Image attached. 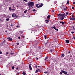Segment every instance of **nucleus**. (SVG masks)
<instances>
[{"mask_svg": "<svg viewBox=\"0 0 75 75\" xmlns=\"http://www.w3.org/2000/svg\"><path fill=\"white\" fill-rule=\"evenodd\" d=\"M24 1H25L26 2H27V0H23Z\"/></svg>", "mask_w": 75, "mask_h": 75, "instance_id": "obj_34", "label": "nucleus"}, {"mask_svg": "<svg viewBox=\"0 0 75 75\" xmlns=\"http://www.w3.org/2000/svg\"><path fill=\"white\" fill-rule=\"evenodd\" d=\"M11 9V7H10L9 8V10H10Z\"/></svg>", "mask_w": 75, "mask_h": 75, "instance_id": "obj_45", "label": "nucleus"}, {"mask_svg": "<svg viewBox=\"0 0 75 75\" xmlns=\"http://www.w3.org/2000/svg\"><path fill=\"white\" fill-rule=\"evenodd\" d=\"M73 29H74V27H73Z\"/></svg>", "mask_w": 75, "mask_h": 75, "instance_id": "obj_55", "label": "nucleus"}, {"mask_svg": "<svg viewBox=\"0 0 75 75\" xmlns=\"http://www.w3.org/2000/svg\"><path fill=\"white\" fill-rule=\"evenodd\" d=\"M0 54H2V52H1L0 53Z\"/></svg>", "mask_w": 75, "mask_h": 75, "instance_id": "obj_47", "label": "nucleus"}, {"mask_svg": "<svg viewBox=\"0 0 75 75\" xmlns=\"http://www.w3.org/2000/svg\"><path fill=\"white\" fill-rule=\"evenodd\" d=\"M64 10H65H65H66V9L64 8Z\"/></svg>", "mask_w": 75, "mask_h": 75, "instance_id": "obj_43", "label": "nucleus"}, {"mask_svg": "<svg viewBox=\"0 0 75 75\" xmlns=\"http://www.w3.org/2000/svg\"><path fill=\"white\" fill-rule=\"evenodd\" d=\"M60 24L62 23V25H64V23L63 22H62V21L60 22Z\"/></svg>", "mask_w": 75, "mask_h": 75, "instance_id": "obj_10", "label": "nucleus"}, {"mask_svg": "<svg viewBox=\"0 0 75 75\" xmlns=\"http://www.w3.org/2000/svg\"><path fill=\"white\" fill-rule=\"evenodd\" d=\"M37 72H38V70H36V71H35V73H37Z\"/></svg>", "mask_w": 75, "mask_h": 75, "instance_id": "obj_15", "label": "nucleus"}, {"mask_svg": "<svg viewBox=\"0 0 75 75\" xmlns=\"http://www.w3.org/2000/svg\"><path fill=\"white\" fill-rule=\"evenodd\" d=\"M66 42L67 43V44H69V41L67 40H66Z\"/></svg>", "mask_w": 75, "mask_h": 75, "instance_id": "obj_7", "label": "nucleus"}, {"mask_svg": "<svg viewBox=\"0 0 75 75\" xmlns=\"http://www.w3.org/2000/svg\"><path fill=\"white\" fill-rule=\"evenodd\" d=\"M36 60H38V58H36Z\"/></svg>", "mask_w": 75, "mask_h": 75, "instance_id": "obj_31", "label": "nucleus"}, {"mask_svg": "<svg viewBox=\"0 0 75 75\" xmlns=\"http://www.w3.org/2000/svg\"><path fill=\"white\" fill-rule=\"evenodd\" d=\"M22 74H23V75H25V74H26V73H25V72H23Z\"/></svg>", "mask_w": 75, "mask_h": 75, "instance_id": "obj_13", "label": "nucleus"}, {"mask_svg": "<svg viewBox=\"0 0 75 75\" xmlns=\"http://www.w3.org/2000/svg\"><path fill=\"white\" fill-rule=\"evenodd\" d=\"M10 20V19L9 18H7L6 19V21H9V20Z\"/></svg>", "mask_w": 75, "mask_h": 75, "instance_id": "obj_17", "label": "nucleus"}, {"mask_svg": "<svg viewBox=\"0 0 75 75\" xmlns=\"http://www.w3.org/2000/svg\"><path fill=\"white\" fill-rule=\"evenodd\" d=\"M50 51H51V52H52V50H51Z\"/></svg>", "mask_w": 75, "mask_h": 75, "instance_id": "obj_39", "label": "nucleus"}, {"mask_svg": "<svg viewBox=\"0 0 75 75\" xmlns=\"http://www.w3.org/2000/svg\"><path fill=\"white\" fill-rule=\"evenodd\" d=\"M52 11L53 12H54V11L53 10Z\"/></svg>", "mask_w": 75, "mask_h": 75, "instance_id": "obj_51", "label": "nucleus"}, {"mask_svg": "<svg viewBox=\"0 0 75 75\" xmlns=\"http://www.w3.org/2000/svg\"><path fill=\"white\" fill-rule=\"evenodd\" d=\"M35 67H36V68H37V66H35Z\"/></svg>", "mask_w": 75, "mask_h": 75, "instance_id": "obj_46", "label": "nucleus"}, {"mask_svg": "<svg viewBox=\"0 0 75 75\" xmlns=\"http://www.w3.org/2000/svg\"><path fill=\"white\" fill-rule=\"evenodd\" d=\"M29 65H31V64H30Z\"/></svg>", "mask_w": 75, "mask_h": 75, "instance_id": "obj_48", "label": "nucleus"}, {"mask_svg": "<svg viewBox=\"0 0 75 75\" xmlns=\"http://www.w3.org/2000/svg\"><path fill=\"white\" fill-rule=\"evenodd\" d=\"M6 32H7V30H6Z\"/></svg>", "mask_w": 75, "mask_h": 75, "instance_id": "obj_52", "label": "nucleus"}, {"mask_svg": "<svg viewBox=\"0 0 75 75\" xmlns=\"http://www.w3.org/2000/svg\"><path fill=\"white\" fill-rule=\"evenodd\" d=\"M13 54H14V53H12L11 52V55H13Z\"/></svg>", "mask_w": 75, "mask_h": 75, "instance_id": "obj_21", "label": "nucleus"}, {"mask_svg": "<svg viewBox=\"0 0 75 75\" xmlns=\"http://www.w3.org/2000/svg\"><path fill=\"white\" fill-rule=\"evenodd\" d=\"M8 54V52H7L6 53V54L7 55Z\"/></svg>", "mask_w": 75, "mask_h": 75, "instance_id": "obj_25", "label": "nucleus"}, {"mask_svg": "<svg viewBox=\"0 0 75 75\" xmlns=\"http://www.w3.org/2000/svg\"><path fill=\"white\" fill-rule=\"evenodd\" d=\"M0 75H1V74H0Z\"/></svg>", "mask_w": 75, "mask_h": 75, "instance_id": "obj_62", "label": "nucleus"}, {"mask_svg": "<svg viewBox=\"0 0 75 75\" xmlns=\"http://www.w3.org/2000/svg\"><path fill=\"white\" fill-rule=\"evenodd\" d=\"M23 55V54H22Z\"/></svg>", "mask_w": 75, "mask_h": 75, "instance_id": "obj_61", "label": "nucleus"}, {"mask_svg": "<svg viewBox=\"0 0 75 75\" xmlns=\"http://www.w3.org/2000/svg\"><path fill=\"white\" fill-rule=\"evenodd\" d=\"M58 18H59L60 20H64L65 17L62 14L60 13L58 14V16H57Z\"/></svg>", "mask_w": 75, "mask_h": 75, "instance_id": "obj_1", "label": "nucleus"}, {"mask_svg": "<svg viewBox=\"0 0 75 75\" xmlns=\"http://www.w3.org/2000/svg\"><path fill=\"white\" fill-rule=\"evenodd\" d=\"M19 44H20L19 43H17V45H19Z\"/></svg>", "mask_w": 75, "mask_h": 75, "instance_id": "obj_33", "label": "nucleus"}, {"mask_svg": "<svg viewBox=\"0 0 75 75\" xmlns=\"http://www.w3.org/2000/svg\"><path fill=\"white\" fill-rule=\"evenodd\" d=\"M65 14H66V15H68V12L65 13Z\"/></svg>", "mask_w": 75, "mask_h": 75, "instance_id": "obj_18", "label": "nucleus"}, {"mask_svg": "<svg viewBox=\"0 0 75 75\" xmlns=\"http://www.w3.org/2000/svg\"><path fill=\"white\" fill-rule=\"evenodd\" d=\"M31 8V7H30L29 8Z\"/></svg>", "mask_w": 75, "mask_h": 75, "instance_id": "obj_50", "label": "nucleus"}, {"mask_svg": "<svg viewBox=\"0 0 75 75\" xmlns=\"http://www.w3.org/2000/svg\"><path fill=\"white\" fill-rule=\"evenodd\" d=\"M69 54H70V53H71V52H69Z\"/></svg>", "mask_w": 75, "mask_h": 75, "instance_id": "obj_44", "label": "nucleus"}, {"mask_svg": "<svg viewBox=\"0 0 75 75\" xmlns=\"http://www.w3.org/2000/svg\"><path fill=\"white\" fill-rule=\"evenodd\" d=\"M73 3L74 4H75V2H74Z\"/></svg>", "mask_w": 75, "mask_h": 75, "instance_id": "obj_35", "label": "nucleus"}, {"mask_svg": "<svg viewBox=\"0 0 75 75\" xmlns=\"http://www.w3.org/2000/svg\"><path fill=\"white\" fill-rule=\"evenodd\" d=\"M45 39H47V37L46 36H45Z\"/></svg>", "mask_w": 75, "mask_h": 75, "instance_id": "obj_30", "label": "nucleus"}, {"mask_svg": "<svg viewBox=\"0 0 75 75\" xmlns=\"http://www.w3.org/2000/svg\"><path fill=\"white\" fill-rule=\"evenodd\" d=\"M72 9H74V7L73 6L72 8Z\"/></svg>", "mask_w": 75, "mask_h": 75, "instance_id": "obj_29", "label": "nucleus"}, {"mask_svg": "<svg viewBox=\"0 0 75 75\" xmlns=\"http://www.w3.org/2000/svg\"><path fill=\"white\" fill-rule=\"evenodd\" d=\"M53 28H54V29L55 28L54 26V27H53Z\"/></svg>", "mask_w": 75, "mask_h": 75, "instance_id": "obj_40", "label": "nucleus"}, {"mask_svg": "<svg viewBox=\"0 0 75 75\" xmlns=\"http://www.w3.org/2000/svg\"><path fill=\"white\" fill-rule=\"evenodd\" d=\"M72 17H74V16L73 15H72Z\"/></svg>", "mask_w": 75, "mask_h": 75, "instance_id": "obj_38", "label": "nucleus"}, {"mask_svg": "<svg viewBox=\"0 0 75 75\" xmlns=\"http://www.w3.org/2000/svg\"><path fill=\"white\" fill-rule=\"evenodd\" d=\"M71 30H73V29H72Z\"/></svg>", "mask_w": 75, "mask_h": 75, "instance_id": "obj_56", "label": "nucleus"}, {"mask_svg": "<svg viewBox=\"0 0 75 75\" xmlns=\"http://www.w3.org/2000/svg\"><path fill=\"white\" fill-rule=\"evenodd\" d=\"M46 23H48V22H47H47H46Z\"/></svg>", "mask_w": 75, "mask_h": 75, "instance_id": "obj_42", "label": "nucleus"}, {"mask_svg": "<svg viewBox=\"0 0 75 75\" xmlns=\"http://www.w3.org/2000/svg\"><path fill=\"white\" fill-rule=\"evenodd\" d=\"M45 21H47V22H49V21H50L49 20V19H48L47 20H45Z\"/></svg>", "mask_w": 75, "mask_h": 75, "instance_id": "obj_14", "label": "nucleus"}, {"mask_svg": "<svg viewBox=\"0 0 75 75\" xmlns=\"http://www.w3.org/2000/svg\"><path fill=\"white\" fill-rule=\"evenodd\" d=\"M71 33L72 34H74V32H71Z\"/></svg>", "mask_w": 75, "mask_h": 75, "instance_id": "obj_32", "label": "nucleus"}, {"mask_svg": "<svg viewBox=\"0 0 75 75\" xmlns=\"http://www.w3.org/2000/svg\"><path fill=\"white\" fill-rule=\"evenodd\" d=\"M16 69H18V68H16Z\"/></svg>", "mask_w": 75, "mask_h": 75, "instance_id": "obj_53", "label": "nucleus"}, {"mask_svg": "<svg viewBox=\"0 0 75 75\" xmlns=\"http://www.w3.org/2000/svg\"><path fill=\"white\" fill-rule=\"evenodd\" d=\"M16 27H18V25Z\"/></svg>", "mask_w": 75, "mask_h": 75, "instance_id": "obj_49", "label": "nucleus"}, {"mask_svg": "<svg viewBox=\"0 0 75 75\" xmlns=\"http://www.w3.org/2000/svg\"><path fill=\"white\" fill-rule=\"evenodd\" d=\"M18 39H20V38H20V37H18Z\"/></svg>", "mask_w": 75, "mask_h": 75, "instance_id": "obj_37", "label": "nucleus"}, {"mask_svg": "<svg viewBox=\"0 0 75 75\" xmlns=\"http://www.w3.org/2000/svg\"><path fill=\"white\" fill-rule=\"evenodd\" d=\"M11 27H13V25H12V24H11Z\"/></svg>", "mask_w": 75, "mask_h": 75, "instance_id": "obj_27", "label": "nucleus"}, {"mask_svg": "<svg viewBox=\"0 0 75 75\" xmlns=\"http://www.w3.org/2000/svg\"><path fill=\"white\" fill-rule=\"evenodd\" d=\"M46 61H47L48 60H46Z\"/></svg>", "mask_w": 75, "mask_h": 75, "instance_id": "obj_57", "label": "nucleus"}, {"mask_svg": "<svg viewBox=\"0 0 75 75\" xmlns=\"http://www.w3.org/2000/svg\"><path fill=\"white\" fill-rule=\"evenodd\" d=\"M52 28H53V27H52Z\"/></svg>", "mask_w": 75, "mask_h": 75, "instance_id": "obj_54", "label": "nucleus"}, {"mask_svg": "<svg viewBox=\"0 0 75 75\" xmlns=\"http://www.w3.org/2000/svg\"><path fill=\"white\" fill-rule=\"evenodd\" d=\"M13 10H14V9H13Z\"/></svg>", "mask_w": 75, "mask_h": 75, "instance_id": "obj_59", "label": "nucleus"}, {"mask_svg": "<svg viewBox=\"0 0 75 75\" xmlns=\"http://www.w3.org/2000/svg\"><path fill=\"white\" fill-rule=\"evenodd\" d=\"M27 12V10H26L25 11H24V13H26Z\"/></svg>", "mask_w": 75, "mask_h": 75, "instance_id": "obj_20", "label": "nucleus"}, {"mask_svg": "<svg viewBox=\"0 0 75 75\" xmlns=\"http://www.w3.org/2000/svg\"><path fill=\"white\" fill-rule=\"evenodd\" d=\"M7 38L8 39H9L8 40H9V41H11L13 40V39H12V38Z\"/></svg>", "mask_w": 75, "mask_h": 75, "instance_id": "obj_6", "label": "nucleus"}, {"mask_svg": "<svg viewBox=\"0 0 75 75\" xmlns=\"http://www.w3.org/2000/svg\"><path fill=\"white\" fill-rule=\"evenodd\" d=\"M12 69H14V67H12Z\"/></svg>", "mask_w": 75, "mask_h": 75, "instance_id": "obj_22", "label": "nucleus"}, {"mask_svg": "<svg viewBox=\"0 0 75 75\" xmlns=\"http://www.w3.org/2000/svg\"><path fill=\"white\" fill-rule=\"evenodd\" d=\"M43 6V4H41L40 5L38 6V4L36 5V7H37L38 8H39V7H42V6Z\"/></svg>", "mask_w": 75, "mask_h": 75, "instance_id": "obj_3", "label": "nucleus"}, {"mask_svg": "<svg viewBox=\"0 0 75 75\" xmlns=\"http://www.w3.org/2000/svg\"><path fill=\"white\" fill-rule=\"evenodd\" d=\"M45 74H47V73H48V72L47 71H45Z\"/></svg>", "mask_w": 75, "mask_h": 75, "instance_id": "obj_28", "label": "nucleus"}, {"mask_svg": "<svg viewBox=\"0 0 75 75\" xmlns=\"http://www.w3.org/2000/svg\"><path fill=\"white\" fill-rule=\"evenodd\" d=\"M67 4H69V0H67Z\"/></svg>", "mask_w": 75, "mask_h": 75, "instance_id": "obj_16", "label": "nucleus"}, {"mask_svg": "<svg viewBox=\"0 0 75 75\" xmlns=\"http://www.w3.org/2000/svg\"><path fill=\"white\" fill-rule=\"evenodd\" d=\"M70 20H74V21H75V18H71L70 19Z\"/></svg>", "mask_w": 75, "mask_h": 75, "instance_id": "obj_8", "label": "nucleus"}, {"mask_svg": "<svg viewBox=\"0 0 75 75\" xmlns=\"http://www.w3.org/2000/svg\"><path fill=\"white\" fill-rule=\"evenodd\" d=\"M50 17H51V16L50 15H48V16L47 17V18H50Z\"/></svg>", "mask_w": 75, "mask_h": 75, "instance_id": "obj_11", "label": "nucleus"}, {"mask_svg": "<svg viewBox=\"0 0 75 75\" xmlns=\"http://www.w3.org/2000/svg\"><path fill=\"white\" fill-rule=\"evenodd\" d=\"M12 16L13 17H17V16H16V13H14L12 14Z\"/></svg>", "mask_w": 75, "mask_h": 75, "instance_id": "obj_4", "label": "nucleus"}, {"mask_svg": "<svg viewBox=\"0 0 75 75\" xmlns=\"http://www.w3.org/2000/svg\"><path fill=\"white\" fill-rule=\"evenodd\" d=\"M28 4L29 7H30V6L31 7H33V6H34V2H28Z\"/></svg>", "mask_w": 75, "mask_h": 75, "instance_id": "obj_2", "label": "nucleus"}, {"mask_svg": "<svg viewBox=\"0 0 75 75\" xmlns=\"http://www.w3.org/2000/svg\"><path fill=\"white\" fill-rule=\"evenodd\" d=\"M65 56V55L64 54H62V57H64Z\"/></svg>", "mask_w": 75, "mask_h": 75, "instance_id": "obj_23", "label": "nucleus"}, {"mask_svg": "<svg viewBox=\"0 0 75 75\" xmlns=\"http://www.w3.org/2000/svg\"><path fill=\"white\" fill-rule=\"evenodd\" d=\"M62 15L63 16H64V17H65V16H67V15H66V14H65V13L64 14H62Z\"/></svg>", "mask_w": 75, "mask_h": 75, "instance_id": "obj_12", "label": "nucleus"}, {"mask_svg": "<svg viewBox=\"0 0 75 75\" xmlns=\"http://www.w3.org/2000/svg\"><path fill=\"white\" fill-rule=\"evenodd\" d=\"M62 72H63V74H68V72H67L65 71H62Z\"/></svg>", "mask_w": 75, "mask_h": 75, "instance_id": "obj_5", "label": "nucleus"}, {"mask_svg": "<svg viewBox=\"0 0 75 75\" xmlns=\"http://www.w3.org/2000/svg\"><path fill=\"white\" fill-rule=\"evenodd\" d=\"M47 58H48V57H46L45 58V60H46V59H47Z\"/></svg>", "mask_w": 75, "mask_h": 75, "instance_id": "obj_24", "label": "nucleus"}, {"mask_svg": "<svg viewBox=\"0 0 75 75\" xmlns=\"http://www.w3.org/2000/svg\"><path fill=\"white\" fill-rule=\"evenodd\" d=\"M33 11H35V9H34L33 10Z\"/></svg>", "mask_w": 75, "mask_h": 75, "instance_id": "obj_36", "label": "nucleus"}, {"mask_svg": "<svg viewBox=\"0 0 75 75\" xmlns=\"http://www.w3.org/2000/svg\"><path fill=\"white\" fill-rule=\"evenodd\" d=\"M29 68L30 69V70H31L32 69V68H31V65H29Z\"/></svg>", "mask_w": 75, "mask_h": 75, "instance_id": "obj_9", "label": "nucleus"}, {"mask_svg": "<svg viewBox=\"0 0 75 75\" xmlns=\"http://www.w3.org/2000/svg\"><path fill=\"white\" fill-rule=\"evenodd\" d=\"M38 67H40V66H38Z\"/></svg>", "mask_w": 75, "mask_h": 75, "instance_id": "obj_58", "label": "nucleus"}, {"mask_svg": "<svg viewBox=\"0 0 75 75\" xmlns=\"http://www.w3.org/2000/svg\"><path fill=\"white\" fill-rule=\"evenodd\" d=\"M55 30H56V31H58V29H56V28H55Z\"/></svg>", "mask_w": 75, "mask_h": 75, "instance_id": "obj_19", "label": "nucleus"}, {"mask_svg": "<svg viewBox=\"0 0 75 75\" xmlns=\"http://www.w3.org/2000/svg\"><path fill=\"white\" fill-rule=\"evenodd\" d=\"M73 38H74V39L75 40V37H74Z\"/></svg>", "mask_w": 75, "mask_h": 75, "instance_id": "obj_41", "label": "nucleus"}, {"mask_svg": "<svg viewBox=\"0 0 75 75\" xmlns=\"http://www.w3.org/2000/svg\"><path fill=\"white\" fill-rule=\"evenodd\" d=\"M13 7H14V6L13 7Z\"/></svg>", "mask_w": 75, "mask_h": 75, "instance_id": "obj_60", "label": "nucleus"}, {"mask_svg": "<svg viewBox=\"0 0 75 75\" xmlns=\"http://www.w3.org/2000/svg\"><path fill=\"white\" fill-rule=\"evenodd\" d=\"M60 74L61 75H62V72H60Z\"/></svg>", "mask_w": 75, "mask_h": 75, "instance_id": "obj_26", "label": "nucleus"}]
</instances>
